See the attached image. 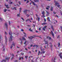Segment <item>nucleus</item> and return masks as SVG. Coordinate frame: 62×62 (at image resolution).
Wrapping results in <instances>:
<instances>
[{
  "label": "nucleus",
  "mask_w": 62,
  "mask_h": 62,
  "mask_svg": "<svg viewBox=\"0 0 62 62\" xmlns=\"http://www.w3.org/2000/svg\"><path fill=\"white\" fill-rule=\"evenodd\" d=\"M10 32H9V34L10 35V38L9 39V41L10 42V41H12V33L11 31H10Z\"/></svg>",
  "instance_id": "1"
},
{
  "label": "nucleus",
  "mask_w": 62,
  "mask_h": 62,
  "mask_svg": "<svg viewBox=\"0 0 62 62\" xmlns=\"http://www.w3.org/2000/svg\"><path fill=\"white\" fill-rule=\"evenodd\" d=\"M54 2H55V6H56L57 5V7L58 8H59V7H60V5H59V3L56 2H55V1Z\"/></svg>",
  "instance_id": "2"
},
{
  "label": "nucleus",
  "mask_w": 62,
  "mask_h": 62,
  "mask_svg": "<svg viewBox=\"0 0 62 62\" xmlns=\"http://www.w3.org/2000/svg\"><path fill=\"white\" fill-rule=\"evenodd\" d=\"M44 11H43V12H42V14L43 16H42V17H45V16L44 15Z\"/></svg>",
  "instance_id": "3"
},
{
  "label": "nucleus",
  "mask_w": 62,
  "mask_h": 62,
  "mask_svg": "<svg viewBox=\"0 0 62 62\" xmlns=\"http://www.w3.org/2000/svg\"><path fill=\"white\" fill-rule=\"evenodd\" d=\"M46 38L47 39H48L49 40H51L52 39V38H51V37H49V36H47Z\"/></svg>",
  "instance_id": "4"
},
{
  "label": "nucleus",
  "mask_w": 62,
  "mask_h": 62,
  "mask_svg": "<svg viewBox=\"0 0 62 62\" xmlns=\"http://www.w3.org/2000/svg\"><path fill=\"white\" fill-rule=\"evenodd\" d=\"M61 54H62V53H60L59 54V55L60 56V58H61V59H62V55H61Z\"/></svg>",
  "instance_id": "5"
},
{
  "label": "nucleus",
  "mask_w": 62,
  "mask_h": 62,
  "mask_svg": "<svg viewBox=\"0 0 62 62\" xmlns=\"http://www.w3.org/2000/svg\"><path fill=\"white\" fill-rule=\"evenodd\" d=\"M32 3H33V5L34 6H36V8H38V6H37V5L36 4H35V3H34V2L32 1Z\"/></svg>",
  "instance_id": "6"
},
{
  "label": "nucleus",
  "mask_w": 62,
  "mask_h": 62,
  "mask_svg": "<svg viewBox=\"0 0 62 62\" xmlns=\"http://www.w3.org/2000/svg\"><path fill=\"white\" fill-rule=\"evenodd\" d=\"M5 39L6 40L5 43H6V44H7V38L6 36H5Z\"/></svg>",
  "instance_id": "7"
},
{
  "label": "nucleus",
  "mask_w": 62,
  "mask_h": 62,
  "mask_svg": "<svg viewBox=\"0 0 62 62\" xmlns=\"http://www.w3.org/2000/svg\"><path fill=\"white\" fill-rule=\"evenodd\" d=\"M27 11H28V10H25L23 11V12L25 13V15L27 13Z\"/></svg>",
  "instance_id": "8"
},
{
  "label": "nucleus",
  "mask_w": 62,
  "mask_h": 62,
  "mask_svg": "<svg viewBox=\"0 0 62 62\" xmlns=\"http://www.w3.org/2000/svg\"><path fill=\"white\" fill-rule=\"evenodd\" d=\"M28 38L29 39H32L33 38H34V37L32 36H31L30 37H28Z\"/></svg>",
  "instance_id": "9"
},
{
  "label": "nucleus",
  "mask_w": 62,
  "mask_h": 62,
  "mask_svg": "<svg viewBox=\"0 0 62 62\" xmlns=\"http://www.w3.org/2000/svg\"><path fill=\"white\" fill-rule=\"evenodd\" d=\"M36 48H38V47H39V46L37 45H34L33 46V47H36Z\"/></svg>",
  "instance_id": "10"
},
{
  "label": "nucleus",
  "mask_w": 62,
  "mask_h": 62,
  "mask_svg": "<svg viewBox=\"0 0 62 62\" xmlns=\"http://www.w3.org/2000/svg\"><path fill=\"white\" fill-rule=\"evenodd\" d=\"M51 34L52 35V36H53L54 38V34L53 33V32L52 31H51Z\"/></svg>",
  "instance_id": "11"
},
{
  "label": "nucleus",
  "mask_w": 62,
  "mask_h": 62,
  "mask_svg": "<svg viewBox=\"0 0 62 62\" xmlns=\"http://www.w3.org/2000/svg\"><path fill=\"white\" fill-rule=\"evenodd\" d=\"M5 26L7 28V29H8V24H7V23H5Z\"/></svg>",
  "instance_id": "12"
},
{
  "label": "nucleus",
  "mask_w": 62,
  "mask_h": 62,
  "mask_svg": "<svg viewBox=\"0 0 62 62\" xmlns=\"http://www.w3.org/2000/svg\"><path fill=\"white\" fill-rule=\"evenodd\" d=\"M47 20H48V22H51L50 19V17H48L47 18Z\"/></svg>",
  "instance_id": "13"
},
{
  "label": "nucleus",
  "mask_w": 62,
  "mask_h": 62,
  "mask_svg": "<svg viewBox=\"0 0 62 62\" xmlns=\"http://www.w3.org/2000/svg\"><path fill=\"white\" fill-rule=\"evenodd\" d=\"M12 58H11V60H12V59L13 58V57L14 56V54H12Z\"/></svg>",
  "instance_id": "14"
},
{
  "label": "nucleus",
  "mask_w": 62,
  "mask_h": 62,
  "mask_svg": "<svg viewBox=\"0 0 62 62\" xmlns=\"http://www.w3.org/2000/svg\"><path fill=\"white\" fill-rule=\"evenodd\" d=\"M51 8L50 9V10L51 11H53V7H51Z\"/></svg>",
  "instance_id": "15"
},
{
  "label": "nucleus",
  "mask_w": 62,
  "mask_h": 62,
  "mask_svg": "<svg viewBox=\"0 0 62 62\" xmlns=\"http://www.w3.org/2000/svg\"><path fill=\"white\" fill-rule=\"evenodd\" d=\"M46 24H47V23H43L42 24V25H45Z\"/></svg>",
  "instance_id": "16"
},
{
  "label": "nucleus",
  "mask_w": 62,
  "mask_h": 62,
  "mask_svg": "<svg viewBox=\"0 0 62 62\" xmlns=\"http://www.w3.org/2000/svg\"><path fill=\"white\" fill-rule=\"evenodd\" d=\"M51 28L52 29L53 31H54V27H53V26H51Z\"/></svg>",
  "instance_id": "17"
},
{
  "label": "nucleus",
  "mask_w": 62,
  "mask_h": 62,
  "mask_svg": "<svg viewBox=\"0 0 62 62\" xmlns=\"http://www.w3.org/2000/svg\"><path fill=\"white\" fill-rule=\"evenodd\" d=\"M6 62V60H2V61H1V62Z\"/></svg>",
  "instance_id": "18"
},
{
  "label": "nucleus",
  "mask_w": 62,
  "mask_h": 62,
  "mask_svg": "<svg viewBox=\"0 0 62 62\" xmlns=\"http://www.w3.org/2000/svg\"><path fill=\"white\" fill-rule=\"evenodd\" d=\"M49 44H51V45L50 46V47L51 48H52V46H53V45H52V43L51 42H50Z\"/></svg>",
  "instance_id": "19"
},
{
  "label": "nucleus",
  "mask_w": 62,
  "mask_h": 62,
  "mask_svg": "<svg viewBox=\"0 0 62 62\" xmlns=\"http://www.w3.org/2000/svg\"><path fill=\"white\" fill-rule=\"evenodd\" d=\"M60 46V43H59V42L58 43V47H59Z\"/></svg>",
  "instance_id": "20"
},
{
  "label": "nucleus",
  "mask_w": 62,
  "mask_h": 62,
  "mask_svg": "<svg viewBox=\"0 0 62 62\" xmlns=\"http://www.w3.org/2000/svg\"><path fill=\"white\" fill-rule=\"evenodd\" d=\"M36 0H34V1H35V2H36V3L37 2H37H39V0H36Z\"/></svg>",
  "instance_id": "21"
},
{
  "label": "nucleus",
  "mask_w": 62,
  "mask_h": 62,
  "mask_svg": "<svg viewBox=\"0 0 62 62\" xmlns=\"http://www.w3.org/2000/svg\"><path fill=\"white\" fill-rule=\"evenodd\" d=\"M45 44H48V42L47 41H45Z\"/></svg>",
  "instance_id": "22"
},
{
  "label": "nucleus",
  "mask_w": 62,
  "mask_h": 62,
  "mask_svg": "<svg viewBox=\"0 0 62 62\" xmlns=\"http://www.w3.org/2000/svg\"><path fill=\"white\" fill-rule=\"evenodd\" d=\"M45 52L44 51H43L42 52H41V54H44L45 53Z\"/></svg>",
  "instance_id": "23"
},
{
  "label": "nucleus",
  "mask_w": 62,
  "mask_h": 62,
  "mask_svg": "<svg viewBox=\"0 0 62 62\" xmlns=\"http://www.w3.org/2000/svg\"><path fill=\"white\" fill-rule=\"evenodd\" d=\"M15 43H14V42H13L12 45H14V47L15 46Z\"/></svg>",
  "instance_id": "24"
},
{
  "label": "nucleus",
  "mask_w": 62,
  "mask_h": 62,
  "mask_svg": "<svg viewBox=\"0 0 62 62\" xmlns=\"http://www.w3.org/2000/svg\"><path fill=\"white\" fill-rule=\"evenodd\" d=\"M10 58L9 57H8L7 58H6V59L7 60H9V59H10Z\"/></svg>",
  "instance_id": "25"
},
{
  "label": "nucleus",
  "mask_w": 62,
  "mask_h": 62,
  "mask_svg": "<svg viewBox=\"0 0 62 62\" xmlns=\"http://www.w3.org/2000/svg\"><path fill=\"white\" fill-rule=\"evenodd\" d=\"M23 34H24L25 35L24 36L26 37V33H25V32H23Z\"/></svg>",
  "instance_id": "26"
},
{
  "label": "nucleus",
  "mask_w": 62,
  "mask_h": 62,
  "mask_svg": "<svg viewBox=\"0 0 62 62\" xmlns=\"http://www.w3.org/2000/svg\"><path fill=\"white\" fill-rule=\"evenodd\" d=\"M40 53V51H39L38 53V55H39V54Z\"/></svg>",
  "instance_id": "27"
},
{
  "label": "nucleus",
  "mask_w": 62,
  "mask_h": 62,
  "mask_svg": "<svg viewBox=\"0 0 62 62\" xmlns=\"http://www.w3.org/2000/svg\"><path fill=\"white\" fill-rule=\"evenodd\" d=\"M46 29H45V28H44L43 27V28L42 29H43V30L44 31H45V30Z\"/></svg>",
  "instance_id": "28"
},
{
  "label": "nucleus",
  "mask_w": 62,
  "mask_h": 62,
  "mask_svg": "<svg viewBox=\"0 0 62 62\" xmlns=\"http://www.w3.org/2000/svg\"><path fill=\"white\" fill-rule=\"evenodd\" d=\"M20 13H19V14H18L17 15V17H19V16H20Z\"/></svg>",
  "instance_id": "29"
},
{
  "label": "nucleus",
  "mask_w": 62,
  "mask_h": 62,
  "mask_svg": "<svg viewBox=\"0 0 62 62\" xmlns=\"http://www.w3.org/2000/svg\"><path fill=\"white\" fill-rule=\"evenodd\" d=\"M21 10H22V8H20V11H19L20 12H21Z\"/></svg>",
  "instance_id": "30"
},
{
  "label": "nucleus",
  "mask_w": 62,
  "mask_h": 62,
  "mask_svg": "<svg viewBox=\"0 0 62 62\" xmlns=\"http://www.w3.org/2000/svg\"><path fill=\"white\" fill-rule=\"evenodd\" d=\"M6 6L7 8H9V7H8V5H6Z\"/></svg>",
  "instance_id": "31"
},
{
  "label": "nucleus",
  "mask_w": 62,
  "mask_h": 62,
  "mask_svg": "<svg viewBox=\"0 0 62 62\" xmlns=\"http://www.w3.org/2000/svg\"><path fill=\"white\" fill-rule=\"evenodd\" d=\"M29 31H31V32H32V31H33V30H31V29H29Z\"/></svg>",
  "instance_id": "32"
},
{
  "label": "nucleus",
  "mask_w": 62,
  "mask_h": 62,
  "mask_svg": "<svg viewBox=\"0 0 62 62\" xmlns=\"http://www.w3.org/2000/svg\"><path fill=\"white\" fill-rule=\"evenodd\" d=\"M44 28L45 29H46V28H47V26H45L44 27Z\"/></svg>",
  "instance_id": "33"
},
{
  "label": "nucleus",
  "mask_w": 62,
  "mask_h": 62,
  "mask_svg": "<svg viewBox=\"0 0 62 62\" xmlns=\"http://www.w3.org/2000/svg\"><path fill=\"white\" fill-rule=\"evenodd\" d=\"M29 1L28 0H27V2H26V4H27V3H29Z\"/></svg>",
  "instance_id": "34"
},
{
  "label": "nucleus",
  "mask_w": 62,
  "mask_h": 62,
  "mask_svg": "<svg viewBox=\"0 0 62 62\" xmlns=\"http://www.w3.org/2000/svg\"><path fill=\"white\" fill-rule=\"evenodd\" d=\"M22 39H24V40H25V39L24 38V37Z\"/></svg>",
  "instance_id": "35"
},
{
  "label": "nucleus",
  "mask_w": 62,
  "mask_h": 62,
  "mask_svg": "<svg viewBox=\"0 0 62 62\" xmlns=\"http://www.w3.org/2000/svg\"><path fill=\"white\" fill-rule=\"evenodd\" d=\"M21 54L22 55H23V54H24V53H21Z\"/></svg>",
  "instance_id": "36"
},
{
  "label": "nucleus",
  "mask_w": 62,
  "mask_h": 62,
  "mask_svg": "<svg viewBox=\"0 0 62 62\" xmlns=\"http://www.w3.org/2000/svg\"><path fill=\"white\" fill-rule=\"evenodd\" d=\"M6 11H7V9H5L4 11V12H6Z\"/></svg>",
  "instance_id": "37"
},
{
  "label": "nucleus",
  "mask_w": 62,
  "mask_h": 62,
  "mask_svg": "<svg viewBox=\"0 0 62 62\" xmlns=\"http://www.w3.org/2000/svg\"><path fill=\"white\" fill-rule=\"evenodd\" d=\"M27 57H28V56H25V58L27 59Z\"/></svg>",
  "instance_id": "38"
},
{
  "label": "nucleus",
  "mask_w": 62,
  "mask_h": 62,
  "mask_svg": "<svg viewBox=\"0 0 62 62\" xmlns=\"http://www.w3.org/2000/svg\"><path fill=\"white\" fill-rule=\"evenodd\" d=\"M26 16H27V17H29V15H28L27 14V15H26Z\"/></svg>",
  "instance_id": "39"
},
{
  "label": "nucleus",
  "mask_w": 62,
  "mask_h": 62,
  "mask_svg": "<svg viewBox=\"0 0 62 62\" xmlns=\"http://www.w3.org/2000/svg\"><path fill=\"white\" fill-rule=\"evenodd\" d=\"M38 20L39 21V20L40 19V18H39V17H38Z\"/></svg>",
  "instance_id": "40"
},
{
  "label": "nucleus",
  "mask_w": 62,
  "mask_h": 62,
  "mask_svg": "<svg viewBox=\"0 0 62 62\" xmlns=\"http://www.w3.org/2000/svg\"><path fill=\"white\" fill-rule=\"evenodd\" d=\"M21 57H19V60H21Z\"/></svg>",
  "instance_id": "41"
},
{
  "label": "nucleus",
  "mask_w": 62,
  "mask_h": 62,
  "mask_svg": "<svg viewBox=\"0 0 62 62\" xmlns=\"http://www.w3.org/2000/svg\"><path fill=\"white\" fill-rule=\"evenodd\" d=\"M21 18L22 19V20H23V21H24V19H23V18L21 17Z\"/></svg>",
  "instance_id": "42"
},
{
  "label": "nucleus",
  "mask_w": 62,
  "mask_h": 62,
  "mask_svg": "<svg viewBox=\"0 0 62 62\" xmlns=\"http://www.w3.org/2000/svg\"><path fill=\"white\" fill-rule=\"evenodd\" d=\"M26 42H27L26 41H25V42H24V44H26Z\"/></svg>",
  "instance_id": "43"
},
{
  "label": "nucleus",
  "mask_w": 62,
  "mask_h": 62,
  "mask_svg": "<svg viewBox=\"0 0 62 62\" xmlns=\"http://www.w3.org/2000/svg\"><path fill=\"white\" fill-rule=\"evenodd\" d=\"M9 23L10 25V21H9Z\"/></svg>",
  "instance_id": "44"
},
{
  "label": "nucleus",
  "mask_w": 62,
  "mask_h": 62,
  "mask_svg": "<svg viewBox=\"0 0 62 62\" xmlns=\"http://www.w3.org/2000/svg\"><path fill=\"white\" fill-rule=\"evenodd\" d=\"M44 20L45 22H46V19L45 18L44 19Z\"/></svg>",
  "instance_id": "45"
},
{
  "label": "nucleus",
  "mask_w": 62,
  "mask_h": 62,
  "mask_svg": "<svg viewBox=\"0 0 62 62\" xmlns=\"http://www.w3.org/2000/svg\"><path fill=\"white\" fill-rule=\"evenodd\" d=\"M21 31L22 32H23V30L22 29L21 30Z\"/></svg>",
  "instance_id": "46"
},
{
  "label": "nucleus",
  "mask_w": 62,
  "mask_h": 62,
  "mask_svg": "<svg viewBox=\"0 0 62 62\" xmlns=\"http://www.w3.org/2000/svg\"><path fill=\"white\" fill-rule=\"evenodd\" d=\"M46 13L48 15H49V13L48 12L46 11Z\"/></svg>",
  "instance_id": "47"
},
{
  "label": "nucleus",
  "mask_w": 62,
  "mask_h": 62,
  "mask_svg": "<svg viewBox=\"0 0 62 62\" xmlns=\"http://www.w3.org/2000/svg\"><path fill=\"white\" fill-rule=\"evenodd\" d=\"M12 47H13V46H12V45L11 46V47H10V48L11 49H12Z\"/></svg>",
  "instance_id": "48"
},
{
  "label": "nucleus",
  "mask_w": 62,
  "mask_h": 62,
  "mask_svg": "<svg viewBox=\"0 0 62 62\" xmlns=\"http://www.w3.org/2000/svg\"><path fill=\"white\" fill-rule=\"evenodd\" d=\"M53 13H54V14H56V12H53Z\"/></svg>",
  "instance_id": "49"
},
{
  "label": "nucleus",
  "mask_w": 62,
  "mask_h": 62,
  "mask_svg": "<svg viewBox=\"0 0 62 62\" xmlns=\"http://www.w3.org/2000/svg\"><path fill=\"white\" fill-rule=\"evenodd\" d=\"M39 31H40V30H41V28H39Z\"/></svg>",
  "instance_id": "50"
},
{
  "label": "nucleus",
  "mask_w": 62,
  "mask_h": 62,
  "mask_svg": "<svg viewBox=\"0 0 62 62\" xmlns=\"http://www.w3.org/2000/svg\"><path fill=\"white\" fill-rule=\"evenodd\" d=\"M5 34H6V35H7V33L6 31H5Z\"/></svg>",
  "instance_id": "51"
},
{
  "label": "nucleus",
  "mask_w": 62,
  "mask_h": 62,
  "mask_svg": "<svg viewBox=\"0 0 62 62\" xmlns=\"http://www.w3.org/2000/svg\"><path fill=\"white\" fill-rule=\"evenodd\" d=\"M14 8L13 9H15V10H16V8Z\"/></svg>",
  "instance_id": "52"
},
{
  "label": "nucleus",
  "mask_w": 62,
  "mask_h": 62,
  "mask_svg": "<svg viewBox=\"0 0 62 62\" xmlns=\"http://www.w3.org/2000/svg\"><path fill=\"white\" fill-rule=\"evenodd\" d=\"M28 48L29 49H31V47H28Z\"/></svg>",
  "instance_id": "53"
},
{
  "label": "nucleus",
  "mask_w": 62,
  "mask_h": 62,
  "mask_svg": "<svg viewBox=\"0 0 62 62\" xmlns=\"http://www.w3.org/2000/svg\"><path fill=\"white\" fill-rule=\"evenodd\" d=\"M60 28L61 29H62V26H60Z\"/></svg>",
  "instance_id": "54"
},
{
  "label": "nucleus",
  "mask_w": 62,
  "mask_h": 62,
  "mask_svg": "<svg viewBox=\"0 0 62 62\" xmlns=\"http://www.w3.org/2000/svg\"><path fill=\"white\" fill-rule=\"evenodd\" d=\"M0 20H1V21H2V19L1 18H0Z\"/></svg>",
  "instance_id": "55"
},
{
  "label": "nucleus",
  "mask_w": 62,
  "mask_h": 62,
  "mask_svg": "<svg viewBox=\"0 0 62 62\" xmlns=\"http://www.w3.org/2000/svg\"><path fill=\"white\" fill-rule=\"evenodd\" d=\"M59 38V35H58V37H57V39H58Z\"/></svg>",
  "instance_id": "56"
},
{
  "label": "nucleus",
  "mask_w": 62,
  "mask_h": 62,
  "mask_svg": "<svg viewBox=\"0 0 62 62\" xmlns=\"http://www.w3.org/2000/svg\"><path fill=\"white\" fill-rule=\"evenodd\" d=\"M32 46H33V45H31L30 46V47H32Z\"/></svg>",
  "instance_id": "57"
},
{
  "label": "nucleus",
  "mask_w": 62,
  "mask_h": 62,
  "mask_svg": "<svg viewBox=\"0 0 62 62\" xmlns=\"http://www.w3.org/2000/svg\"><path fill=\"white\" fill-rule=\"evenodd\" d=\"M25 49L27 51L28 50H27V48H25Z\"/></svg>",
  "instance_id": "58"
},
{
  "label": "nucleus",
  "mask_w": 62,
  "mask_h": 62,
  "mask_svg": "<svg viewBox=\"0 0 62 62\" xmlns=\"http://www.w3.org/2000/svg\"><path fill=\"white\" fill-rule=\"evenodd\" d=\"M56 16L57 17H58V18L59 17H58V16H57V15H56Z\"/></svg>",
  "instance_id": "59"
},
{
  "label": "nucleus",
  "mask_w": 62,
  "mask_h": 62,
  "mask_svg": "<svg viewBox=\"0 0 62 62\" xmlns=\"http://www.w3.org/2000/svg\"><path fill=\"white\" fill-rule=\"evenodd\" d=\"M21 59H22V60H23V58L22 57H21Z\"/></svg>",
  "instance_id": "60"
},
{
  "label": "nucleus",
  "mask_w": 62,
  "mask_h": 62,
  "mask_svg": "<svg viewBox=\"0 0 62 62\" xmlns=\"http://www.w3.org/2000/svg\"><path fill=\"white\" fill-rule=\"evenodd\" d=\"M45 40H46V39H44V41L45 42L46 41H45Z\"/></svg>",
  "instance_id": "61"
},
{
  "label": "nucleus",
  "mask_w": 62,
  "mask_h": 62,
  "mask_svg": "<svg viewBox=\"0 0 62 62\" xmlns=\"http://www.w3.org/2000/svg\"><path fill=\"white\" fill-rule=\"evenodd\" d=\"M46 9H49V8H46Z\"/></svg>",
  "instance_id": "62"
},
{
  "label": "nucleus",
  "mask_w": 62,
  "mask_h": 62,
  "mask_svg": "<svg viewBox=\"0 0 62 62\" xmlns=\"http://www.w3.org/2000/svg\"><path fill=\"white\" fill-rule=\"evenodd\" d=\"M0 39H1V36L0 35Z\"/></svg>",
  "instance_id": "63"
},
{
  "label": "nucleus",
  "mask_w": 62,
  "mask_h": 62,
  "mask_svg": "<svg viewBox=\"0 0 62 62\" xmlns=\"http://www.w3.org/2000/svg\"><path fill=\"white\" fill-rule=\"evenodd\" d=\"M5 48L3 49V51H4V52H5Z\"/></svg>",
  "instance_id": "64"
}]
</instances>
